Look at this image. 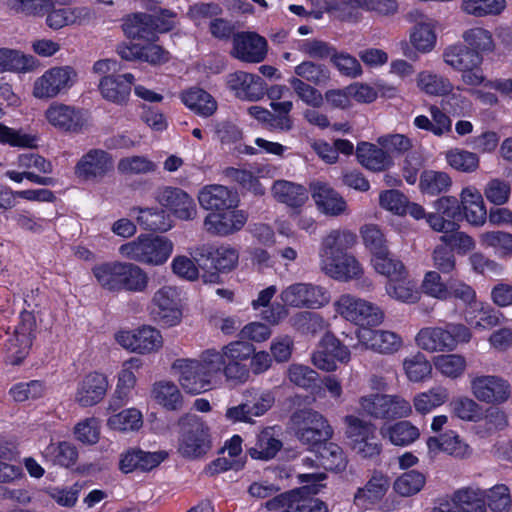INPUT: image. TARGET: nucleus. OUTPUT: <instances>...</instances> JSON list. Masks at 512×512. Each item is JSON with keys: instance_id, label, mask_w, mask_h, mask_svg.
I'll use <instances>...</instances> for the list:
<instances>
[{"instance_id": "ea45409f", "label": "nucleus", "mask_w": 512, "mask_h": 512, "mask_svg": "<svg viewBox=\"0 0 512 512\" xmlns=\"http://www.w3.org/2000/svg\"><path fill=\"white\" fill-rule=\"evenodd\" d=\"M452 502L461 512H486V491L465 487L453 493Z\"/></svg>"}, {"instance_id": "a18cd8bd", "label": "nucleus", "mask_w": 512, "mask_h": 512, "mask_svg": "<svg viewBox=\"0 0 512 512\" xmlns=\"http://www.w3.org/2000/svg\"><path fill=\"white\" fill-rule=\"evenodd\" d=\"M125 368L121 371L118 378V384L115 395L112 398L109 409L116 410L123 405L128 396L130 389H132L136 382V377L131 371L133 367H139V360L136 358L130 359L124 364Z\"/></svg>"}, {"instance_id": "69168bd1", "label": "nucleus", "mask_w": 512, "mask_h": 512, "mask_svg": "<svg viewBox=\"0 0 512 512\" xmlns=\"http://www.w3.org/2000/svg\"><path fill=\"white\" fill-rule=\"evenodd\" d=\"M464 41L470 46L472 50L479 53L489 52L494 49V42L491 33L481 27L471 28L463 33Z\"/></svg>"}, {"instance_id": "aec40b11", "label": "nucleus", "mask_w": 512, "mask_h": 512, "mask_svg": "<svg viewBox=\"0 0 512 512\" xmlns=\"http://www.w3.org/2000/svg\"><path fill=\"white\" fill-rule=\"evenodd\" d=\"M198 201L203 209L215 213L234 209L238 205V196L226 186L213 184L200 190Z\"/></svg>"}, {"instance_id": "cd10ccee", "label": "nucleus", "mask_w": 512, "mask_h": 512, "mask_svg": "<svg viewBox=\"0 0 512 512\" xmlns=\"http://www.w3.org/2000/svg\"><path fill=\"white\" fill-rule=\"evenodd\" d=\"M152 14L136 13L125 19L122 28L124 34L131 39L153 41L156 32H167L169 24L157 25Z\"/></svg>"}, {"instance_id": "c03bdc74", "label": "nucleus", "mask_w": 512, "mask_h": 512, "mask_svg": "<svg viewBox=\"0 0 512 512\" xmlns=\"http://www.w3.org/2000/svg\"><path fill=\"white\" fill-rule=\"evenodd\" d=\"M509 425L508 415L497 406H490L485 410L484 417L476 425V433L481 438L489 437L504 430Z\"/></svg>"}, {"instance_id": "4468645a", "label": "nucleus", "mask_w": 512, "mask_h": 512, "mask_svg": "<svg viewBox=\"0 0 512 512\" xmlns=\"http://www.w3.org/2000/svg\"><path fill=\"white\" fill-rule=\"evenodd\" d=\"M471 389L477 400L487 404H503L511 396V386L508 381L495 375L475 377L471 381Z\"/></svg>"}, {"instance_id": "bb28decb", "label": "nucleus", "mask_w": 512, "mask_h": 512, "mask_svg": "<svg viewBox=\"0 0 512 512\" xmlns=\"http://www.w3.org/2000/svg\"><path fill=\"white\" fill-rule=\"evenodd\" d=\"M389 487V478L380 471H374L367 483L356 490L353 504L358 509L367 510L383 499Z\"/></svg>"}, {"instance_id": "ddd939ff", "label": "nucleus", "mask_w": 512, "mask_h": 512, "mask_svg": "<svg viewBox=\"0 0 512 512\" xmlns=\"http://www.w3.org/2000/svg\"><path fill=\"white\" fill-rule=\"evenodd\" d=\"M151 315L160 325L172 327L181 321L179 294L176 288L164 286L154 293Z\"/></svg>"}, {"instance_id": "f3484780", "label": "nucleus", "mask_w": 512, "mask_h": 512, "mask_svg": "<svg viewBox=\"0 0 512 512\" xmlns=\"http://www.w3.org/2000/svg\"><path fill=\"white\" fill-rule=\"evenodd\" d=\"M357 8L387 16L397 12L398 3L396 0H341L332 9L339 11L337 16L342 20L357 21Z\"/></svg>"}, {"instance_id": "052dcab7", "label": "nucleus", "mask_w": 512, "mask_h": 512, "mask_svg": "<svg viewBox=\"0 0 512 512\" xmlns=\"http://www.w3.org/2000/svg\"><path fill=\"white\" fill-rule=\"evenodd\" d=\"M505 7V0H462L461 4L465 13L476 17L499 14Z\"/></svg>"}, {"instance_id": "79ce46f5", "label": "nucleus", "mask_w": 512, "mask_h": 512, "mask_svg": "<svg viewBox=\"0 0 512 512\" xmlns=\"http://www.w3.org/2000/svg\"><path fill=\"white\" fill-rule=\"evenodd\" d=\"M315 453L319 465L326 470L340 472L347 466V459L342 448L328 440L319 445Z\"/></svg>"}, {"instance_id": "a19ab883", "label": "nucleus", "mask_w": 512, "mask_h": 512, "mask_svg": "<svg viewBox=\"0 0 512 512\" xmlns=\"http://www.w3.org/2000/svg\"><path fill=\"white\" fill-rule=\"evenodd\" d=\"M281 447L282 442L274 436V429L267 427L257 435L254 445L248 448V453L253 459L270 460Z\"/></svg>"}, {"instance_id": "c756f323", "label": "nucleus", "mask_w": 512, "mask_h": 512, "mask_svg": "<svg viewBox=\"0 0 512 512\" xmlns=\"http://www.w3.org/2000/svg\"><path fill=\"white\" fill-rule=\"evenodd\" d=\"M108 381L101 373L88 374L78 385L75 401L82 407L98 404L105 396Z\"/></svg>"}, {"instance_id": "13d9d810", "label": "nucleus", "mask_w": 512, "mask_h": 512, "mask_svg": "<svg viewBox=\"0 0 512 512\" xmlns=\"http://www.w3.org/2000/svg\"><path fill=\"white\" fill-rule=\"evenodd\" d=\"M142 414L137 409H126L110 416L107 420L109 428L117 431H136L142 427Z\"/></svg>"}, {"instance_id": "f03ea898", "label": "nucleus", "mask_w": 512, "mask_h": 512, "mask_svg": "<svg viewBox=\"0 0 512 512\" xmlns=\"http://www.w3.org/2000/svg\"><path fill=\"white\" fill-rule=\"evenodd\" d=\"M173 243L167 237L158 235H139L135 240L119 247V253L134 262L160 266L173 252Z\"/></svg>"}, {"instance_id": "39448f33", "label": "nucleus", "mask_w": 512, "mask_h": 512, "mask_svg": "<svg viewBox=\"0 0 512 512\" xmlns=\"http://www.w3.org/2000/svg\"><path fill=\"white\" fill-rule=\"evenodd\" d=\"M290 421L296 438L315 450L333 435V430L327 420L312 409L295 411Z\"/></svg>"}, {"instance_id": "0eeeda50", "label": "nucleus", "mask_w": 512, "mask_h": 512, "mask_svg": "<svg viewBox=\"0 0 512 512\" xmlns=\"http://www.w3.org/2000/svg\"><path fill=\"white\" fill-rule=\"evenodd\" d=\"M344 422L346 437L355 453L363 458H373L380 454L381 445L373 424L352 415L346 416Z\"/></svg>"}, {"instance_id": "f704fd0d", "label": "nucleus", "mask_w": 512, "mask_h": 512, "mask_svg": "<svg viewBox=\"0 0 512 512\" xmlns=\"http://www.w3.org/2000/svg\"><path fill=\"white\" fill-rule=\"evenodd\" d=\"M443 60L453 69L462 71L477 69L482 62V57L477 51L463 44H456L444 50Z\"/></svg>"}, {"instance_id": "a211bd4d", "label": "nucleus", "mask_w": 512, "mask_h": 512, "mask_svg": "<svg viewBox=\"0 0 512 512\" xmlns=\"http://www.w3.org/2000/svg\"><path fill=\"white\" fill-rule=\"evenodd\" d=\"M156 200L181 220H192L196 216L194 200L180 188L163 187L157 191Z\"/></svg>"}, {"instance_id": "72a5a7b5", "label": "nucleus", "mask_w": 512, "mask_h": 512, "mask_svg": "<svg viewBox=\"0 0 512 512\" xmlns=\"http://www.w3.org/2000/svg\"><path fill=\"white\" fill-rule=\"evenodd\" d=\"M416 16L415 25L410 33V42L417 51L428 53L436 44L434 21L418 12H416Z\"/></svg>"}, {"instance_id": "6ab92c4d", "label": "nucleus", "mask_w": 512, "mask_h": 512, "mask_svg": "<svg viewBox=\"0 0 512 512\" xmlns=\"http://www.w3.org/2000/svg\"><path fill=\"white\" fill-rule=\"evenodd\" d=\"M320 269L332 279L347 282L363 274V268L354 255L344 253L334 258L320 260Z\"/></svg>"}, {"instance_id": "473e14b6", "label": "nucleus", "mask_w": 512, "mask_h": 512, "mask_svg": "<svg viewBox=\"0 0 512 512\" xmlns=\"http://www.w3.org/2000/svg\"><path fill=\"white\" fill-rule=\"evenodd\" d=\"M356 156L363 167L373 172L385 171L393 165V160L387 151L368 142L357 145Z\"/></svg>"}, {"instance_id": "7ed1b4c3", "label": "nucleus", "mask_w": 512, "mask_h": 512, "mask_svg": "<svg viewBox=\"0 0 512 512\" xmlns=\"http://www.w3.org/2000/svg\"><path fill=\"white\" fill-rule=\"evenodd\" d=\"M191 257L205 271L202 275L205 283H219V272H229L234 269L238 263L239 253L229 245L215 247L203 244L192 250Z\"/></svg>"}, {"instance_id": "37998d69", "label": "nucleus", "mask_w": 512, "mask_h": 512, "mask_svg": "<svg viewBox=\"0 0 512 512\" xmlns=\"http://www.w3.org/2000/svg\"><path fill=\"white\" fill-rule=\"evenodd\" d=\"M137 212V222L145 230L166 232L172 227V221L163 209L133 208Z\"/></svg>"}, {"instance_id": "2eb2a0df", "label": "nucleus", "mask_w": 512, "mask_h": 512, "mask_svg": "<svg viewBox=\"0 0 512 512\" xmlns=\"http://www.w3.org/2000/svg\"><path fill=\"white\" fill-rule=\"evenodd\" d=\"M267 41L255 32H239L233 36L231 55L246 63H260L267 55Z\"/></svg>"}, {"instance_id": "6e6552de", "label": "nucleus", "mask_w": 512, "mask_h": 512, "mask_svg": "<svg viewBox=\"0 0 512 512\" xmlns=\"http://www.w3.org/2000/svg\"><path fill=\"white\" fill-rule=\"evenodd\" d=\"M275 397L270 391H260L258 389H247L243 392V400L236 406L229 407L226 410L227 420L236 423H254V417L264 415L274 405Z\"/></svg>"}, {"instance_id": "b1692460", "label": "nucleus", "mask_w": 512, "mask_h": 512, "mask_svg": "<svg viewBox=\"0 0 512 512\" xmlns=\"http://www.w3.org/2000/svg\"><path fill=\"white\" fill-rule=\"evenodd\" d=\"M247 222L243 211H221L210 213L204 220L205 230L216 236H228L241 230Z\"/></svg>"}, {"instance_id": "f8f14e48", "label": "nucleus", "mask_w": 512, "mask_h": 512, "mask_svg": "<svg viewBox=\"0 0 512 512\" xmlns=\"http://www.w3.org/2000/svg\"><path fill=\"white\" fill-rule=\"evenodd\" d=\"M280 298L291 307L317 309L329 303L330 293L312 283H295L283 289Z\"/></svg>"}, {"instance_id": "680f3d73", "label": "nucleus", "mask_w": 512, "mask_h": 512, "mask_svg": "<svg viewBox=\"0 0 512 512\" xmlns=\"http://www.w3.org/2000/svg\"><path fill=\"white\" fill-rule=\"evenodd\" d=\"M446 160L452 168L465 173L474 172L479 166L477 154L457 148L447 151Z\"/></svg>"}, {"instance_id": "864d4df0", "label": "nucleus", "mask_w": 512, "mask_h": 512, "mask_svg": "<svg viewBox=\"0 0 512 512\" xmlns=\"http://www.w3.org/2000/svg\"><path fill=\"white\" fill-rule=\"evenodd\" d=\"M154 399L168 410H178L182 406V395L172 382H158L153 388Z\"/></svg>"}, {"instance_id": "09e8293b", "label": "nucleus", "mask_w": 512, "mask_h": 512, "mask_svg": "<svg viewBox=\"0 0 512 512\" xmlns=\"http://www.w3.org/2000/svg\"><path fill=\"white\" fill-rule=\"evenodd\" d=\"M372 263L376 272L385 275L390 281L404 280L406 277V269L403 263L399 259L394 258L389 253V250L382 255L373 257Z\"/></svg>"}, {"instance_id": "a878e982", "label": "nucleus", "mask_w": 512, "mask_h": 512, "mask_svg": "<svg viewBox=\"0 0 512 512\" xmlns=\"http://www.w3.org/2000/svg\"><path fill=\"white\" fill-rule=\"evenodd\" d=\"M47 121L55 128L64 131L77 133L84 126V119L81 112L74 106L64 103L53 102L45 112Z\"/></svg>"}, {"instance_id": "9b49d317", "label": "nucleus", "mask_w": 512, "mask_h": 512, "mask_svg": "<svg viewBox=\"0 0 512 512\" xmlns=\"http://www.w3.org/2000/svg\"><path fill=\"white\" fill-rule=\"evenodd\" d=\"M76 77V71L70 66L48 69L35 80L33 95L38 99L54 98L68 91L73 86Z\"/></svg>"}, {"instance_id": "49530a36", "label": "nucleus", "mask_w": 512, "mask_h": 512, "mask_svg": "<svg viewBox=\"0 0 512 512\" xmlns=\"http://www.w3.org/2000/svg\"><path fill=\"white\" fill-rule=\"evenodd\" d=\"M298 78L315 86H326L330 81V70L327 65L311 60L303 61L294 69Z\"/></svg>"}, {"instance_id": "4be33fe9", "label": "nucleus", "mask_w": 512, "mask_h": 512, "mask_svg": "<svg viewBox=\"0 0 512 512\" xmlns=\"http://www.w3.org/2000/svg\"><path fill=\"white\" fill-rule=\"evenodd\" d=\"M227 85L240 99L257 101L265 95V81L258 75L244 71L229 74L227 77Z\"/></svg>"}, {"instance_id": "1a4fd4ad", "label": "nucleus", "mask_w": 512, "mask_h": 512, "mask_svg": "<svg viewBox=\"0 0 512 512\" xmlns=\"http://www.w3.org/2000/svg\"><path fill=\"white\" fill-rule=\"evenodd\" d=\"M361 409L376 419H397L410 415V403L398 395L370 394L359 400Z\"/></svg>"}, {"instance_id": "412c9836", "label": "nucleus", "mask_w": 512, "mask_h": 512, "mask_svg": "<svg viewBox=\"0 0 512 512\" xmlns=\"http://www.w3.org/2000/svg\"><path fill=\"white\" fill-rule=\"evenodd\" d=\"M168 456L164 451L147 452L140 448H130L120 456L119 469L123 473L136 470L148 472L159 466Z\"/></svg>"}, {"instance_id": "423d86ee", "label": "nucleus", "mask_w": 512, "mask_h": 512, "mask_svg": "<svg viewBox=\"0 0 512 512\" xmlns=\"http://www.w3.org/2000/svg\"><path fill=\"white\" fill-rule=\"evenodd\" d=\"M334 307L339 315L356 325L377 326L384 320V312L380 307L350 294L341 295Z\"/></svg>"}, {"instance_id": "c9c22d12", "label": "nucleus", "mask_w": 512, "mask_h": 512, "mask_svg": "<svg viewBox=\"0 0 512 512\" xmlns=\"http://www.w3.org/2000/svg\"><path fill=\"white\" fill-rule=\"evenodd\" d=\"M461 216L475 226L483 225L487 218V211L480 192L472 188H464L461 192Z\"/></svg>"}, {"instance_id": "4c0bfd02", "label": "nucleus", "mask_w": 512, "mask_h": 512, "mask_svg": "<svg viewBox=\"0 0 512 512\" xmlns=\"http://www.w3.org/2000/svg\"><path fill=\"white\" fill-rule=\"evenodd\" d=\"M181 100L187 108L205 118L212 116L218 107L214 97L207 91L198 87H193L182 92Z\"/></svg>"}, {"instance_id": "8fccbe9b", "label": "nucleus", "mask_w": 512, "mask_h": 512, "mask_svg": "<svg viewBox=\"0 0 512 512\" xmlns=\"http://www.w3.org/2000/svg\"><path fill=\"white\" fill-rule=\"evenodd\" d=\"M418 87L429 95L443 96L453 90L448 78L429 71H423L417 76Z\"/></svg>"}, {"instance_id": "58836bf2", "label": "nucleus", "mask_w": 512, "mask_h": 512, "mask_svg": "<svg viewBox=\"0 0 512 512\" xmlns=\"http://www.w3.org/2000/svg\"><path fill=\"white\" fill-rule=\"evenodd\" d=\"M417 345L429 352L453 350L451 335L440 327L421 329L416 336Z\"/></svg>"}, {"instance_id": "4d7b16f0", "label": "nucleus", "mask_w": 512, "mask_h": 512, "mask_svg": "<svg viewBox=\"0 0 512 512\" xmlns=\"http://www.w3.org/2000/svg\"><path fill=\"white\" fill-rule=\"evenodd\" d=\"M33 345L28 337L20 336L17 332L13 331L11 337L7 340V356L6 362L11 365H20L28 356Z\"/></svg>"}, {"instance_id": "2f4dec72", "label": "nucleus", "mask_w": 512, "mask_h": 512, "mask_svg": "<svg viewBox=\"0 0 512 512\" xmlns=\"http://www.w3.org/2000/svg\"><path fill=\"white\" fill-rule=\"evenodd\" d=\"M356 243L357 235L354 232L340 229L331 230L321 242L320 260L348 253L347 250L354 247Z\"/></svg>"}, {"instance_id": "774afa93", "label": "nucleus", "mask_w": 512, "mask_h": 512, "mask_svg": "<svg viewBox=\"0 0 512 512\" xmlns=\"http://www.w3.org/2000/svg\"><path fill=\"white\" fill-rule=\"evenodd\" d=\"M403 366L407 377L414 382L422 381L432 370L431 364L421 353L405 359Z\"/></svg>"}, {"instance_id": "c85d7f7f", "label": "nucleus", "mask_w": 512, "mask_h": 512, "mask_svg": "<svg viewBox=\"0 0 512 512\" xmlns=\"http://www.w3.org/2000/svg\"><path fill=\"white\" fill-rule=\"evenodd\" d=\"M134 82V75L126 73L122 75L104 76L99 83V90L104 99L117 105L127 103L131 88Z\"/></svg>"}, {"instance_id": "dca6fc26", "label": "nucleus", "mask_w": 512, "mask_h": 512, "mask_svg": "<svg viewBox=\"0 0 512 512\" xmlns=\"http://www.w3.org/2000/svg\"><path fill=\"white\" fill-rule=\"evenodd\" d=\"M116 340L122 347L140 354L150 353L162 346L160 332L150 326H143L136 331L119 332Z\"/></svg>"}, {"instance_id": "9d476101", "label": "nucleus", "mask_w": 512, "mask_h": 512, "mask_svg": "<svg viewBox=\"0 0 512 512\" xmlns=\"http://www.w3.org/2000/svg\"><path fill=\"white\" fill-rule=\"evenodd\" d=\"M114 169L112 156L103 149L93 148L83 154L74 167L75 176L83 182H101Z\"/></svg>"}, {"instance_id": "de8ad7c7", "label": "nucleus", "mask_w": 512, "mask_h": 512, "mask_svg": "<svg viewBox=\"0 0 512 512\" xmlns=\"http://www.w3.org/2000/svg\"><path fill=\"white\" fill-rule=\"evenodd\" d=\"M452 185V180L446 172L425 170L420 175L419 188L423 194L436 196L445 193Z\"/></svg>"}, {"instance_id": "7c9ffc66", "label": "nucleus", "mask_w": 512, "mask_h": 512, "mask_svg": "<svg viewBox=\"0 0 512 512\" xmlns=\"http://www.w3.org/2000/svg\"><path fill=\"white\" fill-rule=\"evenodd\" d=\"M311 195L318 209L327 215L338 216L346 209L343 197L326 183H312Z\"/></svg>"}, {"instance_id": "e2e57ef3", "label": "nucleus", "mask_w": 512, "mask_h": 512, "mask_svg": "<svg viewBox=\"0 0 512 512\" xmlns=\"http://www.w3.org/2000/svg\"><path fill=\"white\" fill-rule=\"evenodd\" d=\"M364 245L372 253L373 257L382 255L388 251L386 239L377 225L367 224L360 229Z\"/></svg>"}, {"instance_id": "5701e85b", "label": "nucleus", "mask_w": 512, "mask_h": 512, "mask_svg": "<svg viewBox=\"0 0 512 512\" xmlns=\"http://www.w3.org/2000/svg\"><path fill=\"white\" fill-rule=\"evenodd\" d=\"M359 342L380 354H393L403 345L401 336L393 331L363 328L357 333Z\"/></svg>"}, {"instance_id": "338daca9", "label": "nucleus", "mask_w": 512, "mask_h": 512, "mask_svg": "<svg viewBox=\"0 0 512 512\" xmlns=\"http://www.w3.org/2000/svg\"><path fill=\"white\" fill-rule=\"evenodd\" d=\"M118 171L122 174H147L154 172L157 165L145 156H130L120 159Z\"/></svg>"}, {"instance_id": "0e129e2a", "label": "nucleus", "mask_w": 512, "mask_h": 512, "mask_svg": "<svg viewBox=\"0 0 512 512\" xmlns=\"http://www.w3.org/2000/svg\"><path fill=\"white\" fill-rule=\"evenodd\" d=\"M289 84L293 88L295 94L307 105L319 108L323 105V95L319 90L298 77L289 79Z\"/></svg>"}, {"instance_id": "393cba45", "label": "nucleus", "mask_w": 512, "mask_h": 512, "mask_svg": "<svg viewBox=\"0 0 512 512\" xmlns=\"http://www.w3.org/2000/svg\"><path fill=\"white\" fill-rule=\"evenodd\" d=\"M173 368L178 370L179 382L187 393L199 394L209 389L211 381L203 374L198 360L177 359Z\"/></svg>"}, {"instance_id": "f257e3e1", "label": "nucleus", "mask_w": 512, "mask_h": 512, "mask_svg": "<svg viewBox=\"0 0 512 512\" xmlns=\"http://www.w3.org/2000/svg\"><path fill=\"white\" fill-rule=\"evenodd\" d=\"M92 274L98 284L110 292L143 293L149 284L147 272L133 262L100 263L92 268Z\"/></svg>"}, {"instance_id": "603ef678", "label": "nucleus", "mask_w": 512, "mask_h": 512, "mask_svg": "<svg viewBox=\"0 0 512 512\" xmlns=\"http://www.w3.org/2000/svg\"><path fill=\"white\" fill-rule=\"evenodd\" d=\"M426 483V477L417 470H410L400 475L393 484V489L403 497L419 493Z\"/></svg>"}, {"instance_id": "e433bc0d", "label": "nucleus", "mask_w": 512, "mask_h": 512, "mask_svg": "<svg viewBox=\"0 0 512 512\" xmlns=\"http://www.w3.org/2000/svg\"><path fill=\"white\" fill-rule=\"evenodd\" d=\"M271 193L277 202L292 208L301 207L308 199L304 186L287 180H276L271 187Z\"/></svg>"}, {"instance_id": "3c124183", "label": "nucleus", "mask_w": 512, "mask_h": 512, "mask_svg": "<svg viewBox=\"0 0 512 512\" xmlns=\"http://www.w3.org/2000/svg\"><path fill=\"white\" fill-rule=\"evenodd\" d=\"M382 435L388 437L392 444L406 446L419 437V430L408 421H400L392 426L382 429Z\"/></svg>"}, {"instance_id": "5fc2aeb1", "label": "nucleus", "mask_w": 512, "mask_h": 512, "mask_svg": "<svg viewBox=\"0 0 512 512\" xmlns=\"http://www.w3.org/2000/svg\"><path fill=\"white\" fill-rule=\"evenodd\" d=\"M32 56H26L18 50L0 48V72L28 71L33 67Z\"/></svg>"}, {"instance_id": "bf43d9fd", "label": "nucleus", "mask_w": 512, "mask_h": 512, "mask_svg": "<svg viewBox=\"0 0 512 512\" xmlns=\"http://www.w3.org/2000/svg\"><path fill=\"white\" fill-rule=\"evenodd\" d=\"M480 243L492 248L502 257L512 255V234L505 231H487L480 235Z\"/></svg>"}, {"instance_id": "6e6d98bb", "label": "nucleus", "mask_w": 512, "mask_h": 512, "mask_svg": "<svg viewBox=\"0 0 512 512\" xmlns=\"http://www.w3.org/2000/svg\"><path fill=\"white\" fill-rule=\"evenodd\" d=\"M448 399L449 393L446 388L434 387L415 396L414 407L418 413L426 414L444 404Z\"/></svg>"}, {"instance_id": "20e7f679", "label": "nucleus", "mask_w": 512, "mask_h": 512, "mask_svg": "<svg viewBox=\"0 0 512 512\" xmlns=\"http://www.w3.org/2000/svg\"><path fill=\"white\" fill-rule=\"evenodd\" d=\"M178 453L187 459H199L212 448L209 427L195 414L179 419Z\"/></svg>"}]
</instances>
